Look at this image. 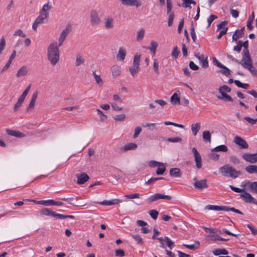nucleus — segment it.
<instances>
[{"instance_id": "nucleus-12", "label": "nucleus", "mask_w": 257, "mask_h": 257, "mask_svg": "<svg viewBox=\"0 0 257 257\" xmlns=\"http://www.w3.org/2000/svg\"><path fill=\"white\" fill-rule=\"evenodd\" d=\"M192 153L193 154L195 161L196 163V166L198 169H200L202 167V159L201 156L197 149L193 148L192 150Z\"/></svg>"}, {"instance_id": "nucleus-5", "label": "nucleus", "mask_w": 257, "mask_h": 257, "mask_svg": "<svg viewBox=\"0 0 257 257\" xmlns=\"http://www.w3.org/2000/svg\"><path fill=\"white\" fill-rule=\"evenodd\" d=\"M160 199L170 200L172 199V197L169 195H163L160 193H156L149 196L147 199V201L148 202V203H151Z\"/></svg>"}, {"instance_id": "nucleus-22", "label": "nucleus", "mask_w": 257, "mask_h": 257, "mask_svg": "<svg viewBox=\"0 0 257 257\" xmlns=\"http://www.w3.org/2000/svg\"><path fill=\"white\" fill-rule=\"evenodd\" d=\"M138 146L136 143H130L125 145L121 148V150L125 152L129 150H134L137 148Z\"/></svg>"}, {"instance_id": "nucleus-64", "label": "nucleus", "mask_w": 257, "mask_h": 257, "mask_svg": "<svg viewBox=\"0 0 257 257\" xmlns=\"http://www.w3.org/2000/svg\"><path fill=\"white\" fill-rule=\"evenodd\" d=\"M190 68L193 70H197L199 69V67L196 65L193 61H190L189 63Z\"/></svg>"}, {"instance_id": "nucleus-35", "label": "nucleus", "mask_w": 257, "mask_h": 257, "mask_svg": "<svg viewBox=\"0 0 257 257\" xmlns=\"http://www.w3.org/2000/svg\"><path fill=\"white\" fill-rule=\"evenodd\" d=\"M145 33V31L143 28L137 32L136 37L137 41L138 42L142 41L144 37Z\"/></svg>"}, {"instance_id": "nucleus-58", "label": "nucleus", "mask_w": 257, "mask_h": 257, "mask_svg": "<svg viewBox=\"0 0 257 257\" xmlns=\"http://www.w3.org/2000/svg\"><path fill=\"white\" fill-rule=\"evenodd\" d=\"M113 119L117 121H122L125 118V115L124 114H121L119 115H116L113 117Z\"/></svg>"}, {"instance_id": "nucleus-54", "label": "nucleus", "mask_w": 257, "mask_h": 257, "mask_svg": "<svg viewBox=\"0 0 257 257\" xmlns=\"http://www.w3.org/2000/svg\"><path fill=\"white\" fill-rule=\"evenodd\" d=\"M244 119L252 125L255 124L257 122V118H252L248 116H245L244 117Z\"/></svg>"}, {"instance_id": "nucleus-19", "label": "nucleus", "mask_w": 257, "mask_h": 257, "mask_svg": "<svg viewBox=\"0 0 257 257\" xmlns=\"http://www.w3.org/2000/svg\"><path fill=\"white\" fill-rule=\"evenodd\" d=\"M38 95V91L37 90L35 91L33 93L30 104L27 108V111H29V110H30L31 109H33L34 107Z\"/></svg>"}, {"instance_id": "nucleus-14", "label": "nucleus", "mask_w": 257, "mask_h": 257, "mask_svg": "<svg viewBox=\"0 0 257 257\" xmlns=\"http://www.w3.org/2000/svg\"><path fill=\"white\" fill-rule=\"evenodd\" d=\"M100 20L98 16V14L95 10L92 11L90 13V23L92 26H97L99 24Z\"/></svg>"}, {"instance_id": "nucleus-4", "label": "nucleus", "mask_w": 257, "mask_h": 257, "mask_svg": "<svg viewBox=\"0 0 257 257\" xmlns=\"http://www.w3.org/2000/svg\"><path fill=\"white\" fill-rule=\"evenodd\" d=\"M141 56L138 54L134 56L133 66L129 68L130 72L133 76H134L140 70L139 65Z\"/></svg>"}, {"instance_id": "nucleus-31", "label": "nucleus", "mask_w": 257, "mask_h": 257, "mask_svg": "<svg viewBox=\"0 0 257 257\" xmlns=\"http://www.w3.org/2000/svg\"><path fill=\"white\" fill-rule=\"evenodd\" d=\"M212 252L215 255H219L220 254L226 255L228 253V251L225 248L215 249Z\"/></svg>"}, {"instance_id": "nucleus-47", "label": "nucleus", "mask_w": 257, "mask_h": 257, "mask_svg": "<svg viewBox=\"0 0 257 257\" xmlns=\"http://www.w3.org/2000/svg\"><path fill=\"white\" fill-rule=\"evenodd\" d=\"M174 17L175 15L173 12H172L169 14L168 20V25L169 27H171L172 25Z\"/></svg>"}, {"instance_id": "nucleus-38", "label": "nucleus", "mask_w": 257, "mask_h": 257, "mask_svg": "<svg viewBox=\"0 0 257 257\" xmlns=\"http://www.w3.org/2000/svg\"><path fill=\"white\" fill-rule=\"evenodd\" d=\"M183 245L189 249L195 250L196 249H197L199 247L200 243L199 241H196L194 244L188 245L183 244Z\"/></svg>"}, {"instance_id": "nucleus-51", "label": "nucleus", "mask_w": 257, "mask_h": 257, "mask_svg": "<svg viewBox=\"0 0 257 257\" xmlns=\"http://www.w3.org/2000/svg\"><path fill=\"white\" fill-rule=\"evenodd\" d=\"M230 161L234 165H238L240 163V160L235 156H231L229 158Z\"/></svg>"}, {"instance_id": "nucleus-34", "label": "nucleus", "mask_w": 257, "mask_h": 257, "mask_svg": "<svg viewBox=\"0 0 257 257\" xmlns=\"http://www.w3.org/2000/svg\"><path fill=\"white\" fill-rule=\"evenodd\" d=\"M247 183L250 185L249 191L253 193L257 194V182H248Z\"/></svg>"}, {"instance_id": "nucleus-49", "label": "nucleus", "mask_w": 257, "mask_h": 257, "mask_svg": "<svg viewBox=\"0 0 257 257\" xmlns=\"http://www.w3.org/2000/svg\"><path fill=\"white\" fill-rule=\"evenodd\" d=\"M132 237L137 241L138 244H143V238L139 234L133 235Z\"/></svg>"}, {"instance_id": "nucleus-63", "label": "nucleus", "mask_w": 257, "mask_h": 257, "mask_svg": "<svg viewBox=\"0 0 257 257\" xmlns=\"http://www.w3.org/2000/svg\"><path fill=\"white\" fill-rule=\"evenodd\" d=\"M14 36H19L22 38L26 37V35L20 29H18L15 32Z\"/></svg>"}, {"instance_id": "nucleus-7", "label": "nucleus", "mask_w": 257, "mask_h": 257, "mask_svg": "<svg viewBox=\"0 0 257 257\" xmlns=\"http://www.w3.org/2000/svg\"><path fill=\"white\" fill-rule=\"evenodd\" d=\"M194 55L199 61L200 65L202 68L206 69L208 67L209 64L207 56L204 54H200L199 53H195Z\"/></svg>"}, {"instance_id": "nucleus-15", "label": "nucleus", "mask_w": 257, "mask_h": 257, "mask_svg": "<svg viewBox=\"0 0 257 257\" xmlns=\"http://www.w3.org/2000/svg\"><path fill=\"white\" fill-rule=\"evenodd\" d=\"M76 176L77 178V183L78 184H84L89 179L88 175L84 172L77 174Z\"/></svg>"}, {"instance_id": "nucleus-46", "label": "nucleus", "mask_w": 257, "mask_h": 257, "mask_svg": "<svg viewBox=\"0 0 257 257\" xmlns=\"http://www.w3.org/2000/svg\"><path fill=\"white\" fill-rule=\"evenodd\" d=\"M218 91L219 93H221V92H230L231 91V89L230 87L227 86V85H223L222 86H220L219 89Z\"/></svg>"}, {"instance_id": "nucleus-59", "label": "nucleus", "mask_w": 257, "mask_h": 257, "mask_svg": "<svg viewBox=\"0 0 257 257\" xmlns=\"http://www.w3.org/2000/svg\"><path fill=\"white\" fill-rule=\"evenodd\" d=\"M167 141L172 143H177L181 142L182 139L179 137L169 138L167 139Z\"/></svg>"}, {"instance_id": "nucleus-33", "label": "nucleus", "mask_w": 257, "mask_h": 257, "mask_svg": "<svg viewBox=\"0 0 257 257\" xmlns=\"http://www.w3.org/2000/svg\"><path fill=\"white\" fill-rule=\"evenodd\" d=\"M221 94V96H218L217 98L219 99H224L225 101H233V99L230 96L226 94L224 92H221L220 93Z\"/></svg>"}, {"instance_id": "nucleus-44", "label": "nucleus", "mask_w": 257, "mask_h": 257, "mask_svg": "<svg viewBox=\"0 0 257 257\" xmlns=\"http://www.w3.org/2000/svg\"><path fill=\"white\" fill-rule=\"evenodd\" d=\"M224 68H222L223 70H221L219 72L222 74L225 75L226 76H229L230 75L231 70L227 67L224 65Z\"/></svg>"}, {"instance_id": "nucleus-45", "label": "nucleus", "mask_w": 257, "mask_h": 257, "mask_svg": "<svg viewBox=\"0 0 257 257\" xmlns=\"http://www.w3.org/2000/svg\"><path fill=\"white\" fill-rule=\"evenodd\" d=\"M180 51L177 46H175L172 52V56L174 59H177L178 57Z\"/></svg>"}, {"instance_id": "nucleus-32", "label": "nucleus", "mask_w": 257, "mask_h": 257, "mask_svg": "<svg viewBox=\"0 0 257 257\" xmlns=\"http://www.w3.org/2000/svg\"><path fill=\"white\" fill-rule=\"evenodd\" d=\"M245 171L250 174L257 173L256 165H248L245 168Z\"/></svg>"}, {"instance_id": "nucleus-57", "label": "nucleus", "mask_w": 257, "mask_h": 257, "mask_svg": "<svg viewBox=\"0 0 257 257\" xmlns=\"http://www.w3.org/2000/svg\"><path fill=\"white\" fill-rule=\"evenodd\" d=\"M58 218L60 219H65L66 218L74 219V216L71 215H63L61 214H59Z\"/></svg>"}, {"instance_id": "nucleus-1", "label": "nucleus", "mask_w": 257, "mask_h": 257, "mask_svg": "<svg viewBox=\"0 0 257 257\" xmlns=\"http://www.w3.org/2000/svg\"><path fill=\"white\" fill-rule=\"evenodd\" d=\"M59 47L56 43H51L47 48V58L53 66L58 62L60 59Z\"/></svg>"}, {"instance_id": "nucleus-27", "label": "nucleus", "mask_w": 257, "mask_h": 257, "mask_svg": "<svg viewBox=\"0 0 257 257\" xmlns=\"http://www.w3.org/2000/svg\"><path fill=\"white\" fill-rule=\"evenodd\" d=\"M254 19V13L252 12L250 16H249L248 20H247V23L246 25L247 28L249 30H252L253 28V27L252 26V23L253 22V20Z\"/></svg>"}, {"instance_id": "nucleus-61", "label": "nucleus", "mask_w": 257, "mask_h": 257, "mask_svg": "<svg viewBox=\"0 0 257 257\" xmlns=\"http://www.w3.org/2000/svg\"><path fill=\"white\" fill-rule=\"evenodd\" d=\"M228 30L227 27H224L223 29L220 32L219 35L217 36V39H220L224 35H225Z\"/></svg>"}, {"instance_id": "nucleus-50", "label": "nucleus", "mask_w": 257, "mask_h": 257, "mask_svg": "<svg viewBox=\"0 0 257 257\" xmlns=\"http://www.w3.org/2000/svg\"><path fill=\"white\" fill-rule=\"evenodd\" d=\"M247 227L250 230L251 233L253 235H257V229L251 224L247 225Z\"/></svg>"}, {"instance_id": "nucleus-52", "label": "nucleus", "mask_w": 257, "mask_h": 257, "mask_svg": "<svg viewBox=\"0 0 257 257\" xmlns=\"http://www.w3.org/2000/svg\"><path fill=\"white\" fill-rule=\"evenodd\" d=\"M247 69H248L250 72L252 73V75H256L257 74V70L253 67L252 65V63L251 64L250 66H248V65H245V67Z\"/></svg>"}, {"instance_id": "nucleus-36", "label": "nucleus", "mask_w": 257, "mask_h": 257, "mask_svg": "<svg viewBox=\"0 0 257 257\" xmlns=\"http://www.w3.org/2000/svg\"><path fill=\"white\" fill-rule=\"evenodd\" d=\"M200 128V123L199 122H197L191 125V130L194 136L196 135Z\"/></svg>"}, {"instance_id": "nucleus-43", "label": "nucleus", "mask_w": 257, "mask_h": 257, "mask_svg": "<svg viewBox=\"0 0 257 257\" xmlns=\"http://www.w3.org/2000/svg\"><path fill=\"white\" fill-rule=\"evenodd\" d=\"M85 61L84 59L80 55H77L76 56V60L75 62V66H78L80 65L83 64Z\"/></svg>"}, {"instance_id": "nucleus-30", "label": "nucleus", "mask_w": 257, "mask_h": 257, "mask_svg": "<svg viewBox=\"0 0 257 257\" xmlns=\"http://www.w3.org/2000/svg\"><path fill=\"white\" fill-rule=\"evenodd\" d=\"M171 101L174 105L181 104L180 97L176 93H174L171 97Z\"/></svg>"}, {"instance_id": "nucleus-28", "label": "nucleus", "mask_w": 257, "mask_h": 257, "mask_svg": "<svg viewBox=\"0 0 257 257\" xmlns=\"http://www.w3.org/2000/svg\"><path fill=\"white\" fill-rule=\"evenodd\" d=\"M111 72L113 77L118 76L121 73L120 67L117 65H113L111 67Z\"/></svg>"}, {"instance_id": "nucleus-55", "label": "nucleus", "mask_w": 257, "mask_h": 257, "mask_svg": "<svg viewBox=\"0 0 257 257\" xmlns=\"http://www.w3.org/2000/svg\"><path fill=\"white\" fill-rule=\"evenodd\" d=\"M244 27H243L240 30H236L235 31V33H236V34H237L238 35L239 38H241L243 37L244 35Z\"/></svg>"}, {"instance_id": "nucleus-53", "label": "nucleus", "mask_w": 257, "mask_h": 257, "mask_svg": "<svg viewBox=\"0 0 257 257\" xmlns=\"http://www.w3.org/2000/svg\"><path fill=\"white\" fill-rule=\"evenodd\" d=\"M216 19H217V17L216 16L214 15H211L207 19V22L208 23L207 27H209L212 22Z\"/></svg>"}, {"instance_id": "nucleus-40", "label": "nucleus", "mask_w": 257, "mask_h": 257, "mask_svg": "<svg viewBox=\"0 0 257 257\" xmlns=\"http://www.w3.org/2000/svg\"><path fill=\"white\" fill-rule=\"evenodd\" d=\"M151 47L147 48L148 49H149L150 51H151L154 55H155L156 49L158 46V43L156 42L155 41H152L151 42Z\"/></svg>"}, {"instance_id": "nucleus-48", "label": "nucleus", "mask_w": 257, "mask_h": 257, "mask_svg": "<svg viewBox=\"0 0 257 257\" xmlns=\"http://www.w3.org/2000/svg\"><path fill=\"white\" fill-rule=\"evenodd\" d=\"M149 214L150 215L152 218L156 220L158 217L159 212L158 211L153 209L149 211Z\"/></svg>"}, {"instance_id": "nucleus-3", "label": "nucleus", "mask_w": 257, "mask_h": 257, "mask_svg": "<svg viewBox=\"0 0 257 257\" xmlns=\"http://www.w3.org/2000/svg\"><path fill=\"white\" fill-rule=\"evenodd\" d=\"M52 8V5L50 2L45 4L40 12V15L36 20L40 24L45 23L49 15V11Z\"/></svg>"}, {"instance_id": "nucleus-41", "label": "nucleus", "mask_w": 257, "mask_h": 257, "mask_svg": "<svg viewBox=\"0 0 257 257\" xmlns=\"http://www.w3.org/2000/svg\"><path fill=\"white\" fill-rule=\"evenodd\" d=\"M6 45V40L4 36L0 38V55L2 54L3 51L5 49Z\"/></svg>"}, {"instance_id": "nucleus-24", "label": "nucleus", "mask_w": 257, "mask_h": 257, "mask_svg": "<svg viewBox=\"0 0 257 257\" xmlns=\"http://www.w3.org/2000/svg\"><path fill=\"white\" fill-rule=\"evenodd\" d=\"M126 55V51L124 48L120 47L119 49L118 53L116 55L118 60L123 61Z\"/></svg>"}, {"instance_id": "nucleus-23", "label": "nucleus", "mask_w": 257, "mask_h": 257, "mask_svg": "<svg viewBox=\"0 0 257 257\" xmlns=\"http://www.w3.org/2000/svg\"><path fill=\"white\" fill-rule=\"evenodd\" d=\"M114 20L112 18L108 17L105 19L104 26L106 29H112L113 28Z\"/></svg>"}, {"instance_id": "nucleus-26", "label": "nucleus", "mask_w": 257, "mask_h": 257, "mask_svg": "<svg viewBox=\"0 0 257 257\" xmlns=\"http://www.w3.org/2000/svg\"><path fill=\"white\" fill-rule=\"evenodd\" d=\"M28 73V70L26 66H22L17 72V76L20 77L23 76H26Z\"/></svg>"}, {"instance_id": "nucleus-42", "label": "nucleus", "mask_w": 257, "mask_h": 257, "mask_svg": "<svg viewBox=\"0 0 257 257\" xmlns=\"http://www.w3.org/2000/svg\"><path fill=\"white\" fill-rule=\"evenodd\" d=\"M165 239L168 247L170 249H172L175 246L174 242H173L168 236H165Z\"/></svg>"}, {"instance_id": "nucleus-13", "label": "nucleus", "mask_w": 257, "mask_h": 257, "mask_svg": "<svg viewBox=\"0 0 257 257\" xmlns=\"http://www.w3.org/2000/svg\"><path fill=\"white\" fill-rule=\"evenodd\" d=\"M234 142L242 149H247L248 148V145L246 141L240 137H235Z\"/></svg>"}, {"instance_id": "nucleus-17", "label": "nucleus", "mask_w": 257, "mask_h": 257, "mask_svg": "<svg viewBox=\"0 0 257 257\" xmlns=\"http://www.w3.org/2000/svg\"><path fill=\"white\" fill-rule=\"evenodd\" d=\"M122 202V200L119 199H114L110 200H104L101 202H97L98 204L102 205L111 206L118 204Z\"/></svg>"}, {"instance_id": "nucleus-60", "label": "nucleus", "mask_w": 257, "mask_h": 257, "mask_svg": "<svg viewBox=\"0 0 257 257\" xmlns=\"http://www.w3.org/2000/svg\"><path fill=\"white\" fill-rule=\"evenodd\" d=\"M115 255L120 257H123L125 255L124 251L122 249H118L115 251Z\"/></svg>"}, {"instance_id": "nucleus-21", "label": "nucleus", "mask_w": 257, "mask_h": 257, "mask_svg": "<svg viewBox=\"0 0 257 257\" xmlns=\"http://www.w3.org/2000/svg\"><path fill=\"white\" fill-rule=\"evenodd\" d=\"M7 133L11 136H14L17 138H23L25 136V135L23 133H21L19 131H14L11 129H7L6 130Z\"/></svg>"}, {"instance_id": "nucleus-11", "label": "nucleus", "mask_w": 257, "mask_h": 257, "mask_svg": "<svg viewBox=\"0 0 257 257\" xmlns=\"http://www.w3.org/2000/svg\"><path fill=\"white\" fill-rule=\"evenodd\" d=\"M242 159L245 161L251 164L257 162V153L255 154H251L249 153H244L242 155Z\"/></svg>"}, {"instance_id": "nucleus-39", "label": "nucleus", "mask_w": 257, "mask_h": 257, "mask_svg": "<svg viewBox=\"0 0 257 257\" xmlns=\"http://www.w3.org/2000/svg\"><path fill=\"white\" fill-rule=\"evenodd\" d=\"M207 237L210 238L211 239H212L213 241L219 240V241H226L228 240V239L222 238L218 235H216L215 236L213 235H208L207 236Z\"/></svg>"}, {"instance_id": "nucleus-10", "label": "nucleus", "mask_w": 257, "mask_h": 257, "mask_svg": "<svg viewBox=\"0 0 257 257\" xmlns=\"http://www.w3.org/2000/svg\"><path fill=\"white\" fill-rule=\"evenodd\" d=\"M35 202H36L37 204H42L45 206H49V205H55V206H62L63 205V202L61 201H56L54 200H41L35 201L34 200H32Z\"/></svg>"}, {"instance_id": "nucleus-37", "label": "nucleus", "mask_w": 257, "mask_h": 257, "mask_svg": "<svg viewBox=\"0 0 257 257\" xmlns=\"http://www.w3.org/2000/svg\"><path fill=\"white\" fill-rule=\"evenodd\" d=\"M202 138L204 141L206 142L210 143L211 135L208 131H205L202 133Z\"/></svg>"}, {"instance_id": "nucleus-9", "label": "nucleus", "mask_w": 257, "mask_h": 257, "mask_svg": "<svg viewBox=\"0 0 257 257\" xmlns=\"http://www.w3.org/2000/svg\"><path fill=\"white\" fill-rule=\"evenodd\" d=\"M71 31V26L70 25L67 26L65 29L62 31L58 39V46H61L63 45L66 38Z\"/></svg>"}, {"instance_id": "nucleus-29", "label": "nucleus", "mask_w": 257, "mask_h": 257, "mask_svg": "<svg viewBox=\"0 0 257 257\" xmlns=\"http://www.w3.org/2000/svg\"><path fill=\"white\" fill-rule=\"evenodd\" d=\"M228 151V148L226 146L221 145L216 147L211 150V152H226Z\"/></svg>"}, {"instance_id": "nucleus-20", "label": "nucleus", "mask_w": 257, "mask_h": 257, "mask_svg": "<svg viewBox=\"0 0 257 257\" xmlns=\"http://www.w3.org/2000/svg\"><path fill=\"white\" fill-rule=\"evenodd\" d=\"M182 175V173L178 168H173L170 170V175L172 177L180 178Z\"/></svg>"}, {"instance_id": "nucleus-56", "label": "nucleus", "mask_w": 257, "mask_h": 257, "mask_svg": "<svg viewBox=\"0 0 257 257\" xmlns=\"http://www.w3.org/2000/svg\"><path fill=\"white\" fill-rule=\"evenodd\" d=\"M212 59L214 65H215L217 67L220 68H224V65L222 64H221L219 61H218L215 57H213Z\"/></svg>"}, {"instance_id": "nucleus-18", "label": "nucleus", "mask_w": 257, "mask_h": 257, "mask_svg": "<svg viewBox=\"0 0 257 257\" xmlns=\"http://www.w3.org/2000/svg\"><path fill=\"white\" fill-rule=\"evenodd\" d=\"M40 214L46 216H52L53 217H55L58 218L59 213H56L54 211H51L50 209L47 208H45L42 209L40 211Z\"/></svg>"}, {"instance_id": "nucleus-6", "label": "nucleus", "mask_w": 257, "mask_h": 257, "mask_svg": "<svg viewBox=\"0 0 257 257\" xmlns=\"http://www.w3.org/2000/svg\"><path fill=\"white\" fill-rule=\"evenodd\" d=\"M251 63H252V61L251 60L249 51L248 50H243L241 65L243 67H245V65L250 66Z\"/></svg>"}, {"instance_id": "nucleus-25", "label": "nucleus", "mask_w": 257, "mask_h": 257, "mask_svg": "<svg viewBox=\"0 0 257 257\" xmlns=\"http://www.w3.org/2000/svg\"><path fill=\"white\" fill-rule=\"evenodd\" d=\"M123 5L127 6H135L137 8L140 7L142 5L141 1H121Z\"/></svg>"}, {"instance_id": "nucleus-8", "label": "nucleus", "mask_w": 257, "mask_h": 257, "mask_svg": "<svg viewBox=\"0 0 257 257\" xmlns=\"http://www.w3.org/2000/svg\"><path fill=\"white\" fill-rule=\"evenodd\" d=\"M240 197L242 198L245 203L257 205V200L246 191H244L242 194H240Z\"/></svg>"}, {"instance_id": "nucleus-62", "label": "nucleus", "mask_w": 257, "mask_h": 257, "mask_svg": "<svg viewBox=\"0 0 257 257\" xmlns=\"http://www.w3.org/2000/svg\"><path fill=\"white\" fill-rule=\"evenodd\" d=\"M153 69L154 71L158 74L159 73V64L157 62V60L156 59H155L154 60V63H153Z\"/></svg>"}, {"instance_id": "nucleus-16", "label": "nucleus", "mask_w": 257, "mask_h": 257, "mask_svg": "<svg viewBox=\"0 0 257 257\" xmlns=\"http://www.w3.org/2000/svg\"><path fill=\"white\" fill-rule=\"evenodd\" d=\"M194 187L195 189L199 190H202L207 188L208 185L207 184V180L203 179L197 182H195L194 183Z\"/></svg>"}, {"instance_id": "nucleus-2", "label": "nucleus", "mask_w": 257, "mask_h": 257, "mask_svg": "<svg viewBox=\"0 0 257 257\" xmlns=\"http://www.w3.org/2000/svg\"><path fill=\"white\" fill-rule=\"evenodd\" d=\"M219 171L223 176L232 179H235L241 174L240 171L236 170L234 168L229 164H225L220 167Z\"/></svg>"}]
</instances>
